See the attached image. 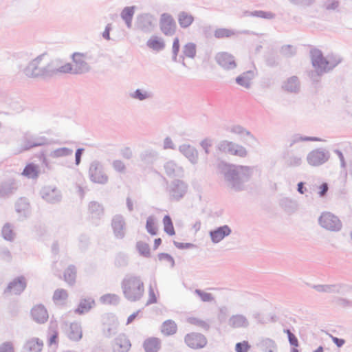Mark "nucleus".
I'll list each match as a JSON object with an SVG mask.
<instances>
[{"label": "nucleus", "mask_w": 352, "mask_h": 352, "mask_svg": "<svg viewBox=\"0 0 352 352\" xmlns=\"http://www.w3.org/2000/svg\"><path fill=\"white\" fill-rule=\"evenodd\" d=\"M290 80H291L292 82H296L297 79H296V78H292L290 79Z\"/></svg>", "instance_id": "052dcab7"}, {"label": "nucleus", "mask_w": 352, "mask_h": 352, "mask_svg": "<svg viewBox=\"0 0 352 352\" xmlns=\"http://www.w3.org/2000/svg\"><path fill=\"white\" fill-rule=\"evenodd\" d=\"M175 246L178 248V249H189V248H194V245L192 243H178V242H175Z\"/></svg>", "instance_id": "37998d69"}, {"label": "nucleus", "mask_w": 352, "mask_h": 352, "mask_svg": "<svg viewBox=\"0 0 352 352\" xmlns=\"http://www.w3.org/2000/svg\"><path fill=\"white\" fill-rule=\"evenodd\" d=\"M52 59L42 54L33 60L27 67V74L31 77L43 76L52 70Z\"/></svg>", "instance_id": "f03ea898"}, {"label": "nucleus", "mask_w": 352, "mask_h": 352, "mask_svg": "<svg viewBox=\"0 0 352 352\" xmlns=\"http://www.w3.org/2000/svg\"><path fill=\"white\" fill-rule=\"evenodd\" d=\"M332 338V340L333 342L338 346V347H340L342 346L345 341L343 340V339H340V338H336V337H331Z\"/></svg>", "instance_id": "49530a36"}, {"label": "nucleus", "mask_w": 352, "mask_h": 352, "mask_svg": "<svg viewBox=\"0 0 352 352\" xmlns=\"http://www.w3.org/2000/svg\"><path fill=\"white\" fill-rule=\"evenodd\" d=\"M328 160L327 155L322 151L315 150L307 156L308 163L313 166H319Z\"/></svg>", "instance_id": "0eeeda50"}, {"label": "nucleus", "mask_w": 352, "mask_h": 352, "mask_svg": "<svg viewBox=\"0 0 352 352\" xmlns=\"http://www.w3.org/2000/svg\"><path fill=\"white\" fill-rule=\"evenodd\" d=\"M202 146L206 149L208 146H210V144L207 141H204L202 142Z\"/></svg>", "instance_id": "4d7b16f0"}, {"label": "nucleus", "mask_w": 352, "mask_h": 352, "mask_svg": "<svg viewBox=\"0 0 352 352\" xmlns=\"http://www.w3.org/2000/svg\"><path fill=\"white\" fill-rule=\"evenodd\" d=\"M177 330V324L172 320H166L162 325L161 331L165 336L173 335Z\"/></svg>", "instance_id": "4468645a"}, {"label": "nucleus", "mask_w": 352, "mask_h": 352, "mask_svg": "<svg viewBox=\"0 0 352 352\" xmlns=\"http://www.w3.org/2000/svg\"><path fill=\"white\" fill-rule=\"evenodd\" d=\"M230 232V228L228 226H223L211 231L210 235L214 243H219L223 240L225 236H228Z\"/></svg>", "instance_id": "9d476101"}, {"label": "nucleus", "mask_w": 352, "mask_h": 352, "mask_svg": "<svg viewBox=\"0 0 352 352\" xmlns=\"http://www.w3.org/2000/svg\"><path fill=\"white\" fill-rule=\"evenodd\" d=\"M134 10L135 8L132 6L125 8L122 12V18L125 21L128 27H130L131 25V21L134 14Z\"/></svg>", "instance_id": "b1692460"}, {"label": "nucleus", "mask_w": 352, "mask_h": 352, "mask_svg": "<svg viewBox=\"0 0 352 352\" xmlns=\"http://www.w3.org/2000/svg\"><path fill=\"white\" fill-rule=\"evenodd\" d=\"M25 348L30 352H40L43 348V342L38 338H33L26 342Z\"/></svg>", "instance_id": "2eb2a0df"}, {"label": "nucleus", "mask_w": 352, "mask_h": 352, "mask_svg": "<svg viewBox=\"0 0 352 352\" xmlns=\"http://www.w3.org/2000/svg\"><path fill=\"white\" fill-rule=\"evenodd\" d=\"M57 338H58V333H57V332H54V333L50 338V344H56Z\"/></svg>", "instance_id": "8fccbe9b"}, {"label": "nucleus", "mask_w": 352, "mask_h": 352, "mask_svg": "<svg viewBox=\"0 0 352 352\" xmlns=\"http://www.w3.org/2000/svg\"><path fill=\"white\" fill-rule=\"evenodd\" d=\"M320 223L324 228L331 230H338L341 226L338 218L330 212H326L321 215Z\"/></svg>", "instance_id": "20e7f679"}, {"label": "nucleus", "mask_w": 352, "mask_h": 352, "mask_svg": "<svg viewBox=\"0 0 352 352\" xmlns=\"http://www.w3.org/2000/svg\"><path fill=\"white\" fill-rule=\"evenodd\" d=\"M26 286L27 283L25 278L23 276L18 277L8 284L5 293L8 295H18L25 290Z\"/></svg>", "instance_id": "39448f33"}, {"label": "nucleus", "mask_w": 352, "mask_h": 352, "mask_svg": "<svg viewBox=\"0 0 352 352\" xmlns=\"http://www.w3.org/2000/svg\"><path fill=\"white\" fill-rule=\"evenodd\" d=\"M122 289L125 297L132 301L138 300L144 291L143 282L136 277L124 279L122 283Z\"/></svg>", "instance_id": "f257e3e1"}, {"label": "nucleus", "mask_w": 352, "mask_h": 352, "mask_svg": "<svg viewBox=\"0 0 352 352\" xmlns=\"http://www.w3.org/2000/svg\"><path fill=\"white\" fill-rule=\"evenodd\" d=\"M285 332L287 334L290 344L295 347L298 346V340L296 336L293 334L289 329L285 330Z\"/></svg>", "instance_id": "c9c22d12"}, {"label": "nucleus", "mask_w": 352, "mask_h": 352, "mask_svg": "<svg viewBox=\"0 0 352 352\" xmlns=\"http://www.w3.org/2000/svg\"><path fill=\"white\" fill-rule=\"evenodd\" d=\"M302 140L304 141H319L320 140V139L317 138H309V137L303 138H302Z\"/></svg>", "instance_id": "864d4df0"}, {"label": "nucleus", "mask_w": 352, "mask_h": 352, "mask_svg": "<svg viewBox=\"0 0 352 352\" xmlns=\"http://www.w3.org/2000/svg\"><path fill=\"white\" fill-rule=\"evenodd\" d=\"M94 305V300L91 298L83 299L80 304V308H91Z\"/></svg>", "instance_id": "e433bc0d"}, {"label": "nucleus", "mask_w": 352, "mask_h": 352, "mask_svg": "<svg viewBox=\"0 0 352 352\" xmlns=\"http://www.w3.org/2000/svg\"><path fill=\"white\" fill-rule=\"evenodd\" d=\"M0 352H14L13 345L10 342H5L0 346Z\"/></svg>", "instance_id": "58836bf2"}, {"label": "nucleus", "mask_w": 352, "mask_h": 352, "mask_svg": "<svg viewBox=\"0 0 352 352\" xmlns=\"http://www.w3.org/2000/svg\"><path fill=\"white\" fill-rule=\"evenodd\" d=\"M67 298V293L63 289L56 290L53 296V299L55 302H60L65 300Z\"/></svg>", "instance_id": "c756f323"}, {"label": "nucleus", "mask_w": 352, "mask_h": 352, "mask_svg": "<svg viewBox=\"0 0 352 352\" xmlns=\"http://www.w3.org/2000/svg\"><path fill=\"white\" fill-rule=\"evenodd\" d=\"M329 190V185L326 182L322 183L317 187V192L320 197H324L326 195Z\"/></svg>", "instance_id": "f704fd0d"}, {"label": "nucleus", "mask_w": 352, "mask_h": 352, "mask_svg": "<svg viewBox=\"0 0 352 352\" xmlns=\"http://www.w3.org/2000/svg\"><path fill=\"white\" fill-rule=\"evenodd\" d=\"M126 346H129L130 344H129V343L128 342H126Z\"/></svg>", "instance_id": "e2e57ef3"}, {"label": "nucleus", "mask_w": 352, "mask_h": 352, "mask_svg": "<svg viewBox=\"0 0 352 352\" xmlns=\"http://www.w3.org/2000/svg\"><path fill=\"white\" fill-rule=\"evenodd\" d=\"M217 63L225 69H230L236 67L233 57L226 52L219 53L216 56Z\"/></svg>", "instance_id": "6e6552de"}, {"label": "nucleus", "mask_w": 352, "mask_h": 352, "mask_svg": "<svg viewBox=\"0 0 352 352\" xmlns=\"http://www.w3.org/2000/svg\"><path fill=\"white\" fill-rule=\"evenodd\" d=\"M22 175L31 179H36L39 175L38 166L34 164H28L24 168Z\"/></svg>", "instance_id": "ddd939ff"}, {"label": "nucleus", "mask_w": 352, "mask_h": 352, "mask_svg": "<svg viewBox=\"0 0 352 352\" xmlns=\"http://www.w3.org/2000/svg\"><path fill=\"white\" fill-rule=\"evenodd\" d=\"M82 151H83L82 148H78L76 152V164H79V163L80 162V157H81Z\"/></svg>", "instance_id": "de8ad7c7"}, {"label": "nucleus", "mask_w": 352, "mask_h": 352, "mask_svg": "<svg viewBox=\"0 0 352 352\" xmlns=\"http://www.w3.org/2000/svg\"><path fill=\"white\" fill-rule=\"evenodd\" d=\"M312 63L315 67L321 69H326L328 67L329 62L322 56V52L316 49L311 52Z\"/></svg>", "instance_id": "1a4fd4ad"}, {"label": "nucleus", "mask_w": 352, "mask_h": 352, "mask_svg": "<svg viewBox=\"0 0 352 352\" xmlns=\"http://www.w3.org/2000/svg\"><path fill=\"white\" fill-rule=\"evenodd\" d=\"M234 34L233 31L226 28H220L214 32V36L217 38H228L234 35Z\"/></svg>", "instance_id": "a878e982"}, {"label": "nucleus", "mask_w": 352, "mask_h": 352, "mask_svg": "<svg viewBox=\"0 0 352 352\" xmlns=\"http://www.w3.org/2000/svg\"><path fill=\"white\" fill-rule=\"evenodd\" d=\"M179 50V41L178 38H175L174 39L173 43V51L175 55V57L177 56L178 52Z\"/></svg>", "instance_id": "c03bdc74"}, {"label": "nucleus", "mask_w": 352, "mask_h": 352, "mask_svg": "<svg viewBox=\"0 0 352 352\" xmlns=\"http://www.w3.org/2000/svg\"><path fill=\"white\" fill-rule=\"evenodd\" d=\"M147 45L153 50L160 51L164 47L163 41L157 37H152L147 41Z\"/></svg>", "instance_id": "4be33fe9"}, {"label": "nucleus", "mask_w": 352, "mask_h": 352, "mask_svg": "<svg viewBox=\"0 0 352 352\" xmlns=\"http://www.w3.org/2000/svg\"><path fill=\"white\" fill-rule=\"evenodd\" d=\"M185 343L191 349H197L206 345V338L201 334L196 333H188L184 338Z\"/></svg>", "instance_id": "7ed1b4c3"}, {"label": "nucleus", "mask_w": 352, "mask_h": 352, "mask_svg": "<svg viewBox=\"0 0 352 352\" xmlns=\"http://www.w3.org/2000/svg\"><path fill=\"white\" fill-rule=\"evenodd\" d=\"M73 60L75 63V71L78 72L83 69L85 66V57L83 54L74 53L73 54Z\"/></svg>", "instance_id": "a211bd4d"}, {"label": "nucleus", "mask_w": 352, "mask_h": 352, "mask_svg": "<svg viewBox=\"0 0 352 352\" xmlns=\"http://www.w3.org/2000/svg\"><path fill=\"white\" fill-rule=\"evenodd\" d=\"M69 337L74 341H78L82 338V331L80 327L76 324H72L70 326Z\"/></svg>", "instance_id": "5701e85b"}, {"label": "nucleus", "mask_w": 352, "mask_h": 352, "mask_svg": "<svg viewBox=\"0 0 352 352\" xmlns=\"http://www.w3.org/2000/svg\"><path fill=\"white\" fill-rule=\"evenodd\" d=\"M291 352H298V350L294 346V348L292 349Z\"/></svg>", "instance_id": "bf43d9fd"}, {"label": "nucleus", "mask_w": 352, "mask_h": 352, "mask_svg": "<svg viewBox=\"0 0 352 352\" xmlns=\"http://www.w3.org/2000/svg\"><path fill=\"white\" fill-rule=\"evenodd\" d=\"M162 244V239L160 238L155 239L154 241L153 249L157 250Z\"/></svg>", "instance_id": "09e8293b"}, {"label": "nucleus", "mask_w": 352, "mask_h": 352, "mask_svg": "<svg viewBox=\"0 0 352 352\" xmlns=\"http://www.w3.org/2000/svg\"><path fill=\"white\" fill-rule=\"evenodd\" d=\"M298 190L299 192H300L301 194H302L304 192H303V183L302 182H300L298 184Z\"/></svg>", "instance_id": "5fc2aeb1"}, {"label": "nucleus", "mask_w": 352, "mask_h": 352, "mask_svg": "<svg viewBox=\"0 0 352 352\" xmlns=\"http://www.w3.org/2000/svg\"><path fill=\"white\" fill-rule=\"evenodd\" d=\"M64 280L69 284H72L75 282L76 278V271L74 266L68 267L63 274Z\"/></svg>", "instance_id": "aec40b11"}, {"label": "nucleus", "mask_w": 352, "mask_h": 352, "mask_svg": "<svg viewBox=\"0 0 352 352\" xmlns=\"http://www.w3.org/2000/svg\"><path fill=\"white\" fill-rule=\"evenodd\" d=\"M157 302V297L155 294V292L153 289H151L149 291V299L148 302L149 303H154Z\"/></svg>", "instance_id": "a18cd8bd"}, {"label": "nucleus", "mask_w": 352, "mask_h": 352, "mask_svg": "<svg viewBox=\"0 0 352 352\" xmlns=\"http://www.w3.org/2000/svg\"><path fill=\"white\" fill-rule=\"evenodd\" d=\"M72 70L73 68L70 63H66L58 69V71L61 73H69L72 72Z\"/></svg>", "instance_id": "a19ab883"}, {"label": "nucleus", "mask_w": 352, "mask_h": 352, "mask_svg": "<svg viewBox=\"0 0 352 352\" xmlns=\"http://www.w3.org/2000/svg\"><path fill=\"white\" fill-rule=\"evenodd\" d=\"M194 17L186 12H181L178 16V22L181 27L182 28H188L189 27L193 22Z\"/></svg>", "instance_id": "f3484780"}, {"label": "nucleus", "mask_w": 352, "mask_h": 352, "mask_svg": "<svg viewBox=\"0 0 352 352\" xmlns=\"http://www.w3.org/2000/svg\"><path fill=\"white\" fill-rule=\"evenodd\" d=\"M164 232L170 236L175 234V228L171 218L168 215H166L163 219Z\"/></svg>", "instance_id": "412c9836"}, {"label": "nucleus", "mask_w": 352, "mask_h": 352, "mask_svg": "<svg viewBox=\"0 0 352 352\" xmlns=\"http://www.w3.org/2000/svg\"><path fill=\"white\" fill-rule=\"evenodd\" d=\"M338 153L339 154V156H340V159L342 160L343 156H342V153L340 152H338Z\"/></svg>", "instance_id": "680f3d73"}, {"label": "nucleus", "mask_w": 352, "mask_h": 352, "mask_svg": "<svg viewBox=\"0 0 352 352\" xmlns=\"http://www.w3.org/2000/svg\"><path fill=\"white\" fill-rule=\"evenodd\" d=\"M149 95L146 91H142L140 89H137L133 95L134 98H137L140 100H144L147 98Z\"/></svg>", "instance_id": "4c0bfd02"}, {"label": "nucleus", "mask_w": 352, "mask_h": 352, "mask_svg": "<svg viewBox=\"0 0 352 352\" xmlns=\"http://www.w3.org/2000/svg\"><path fill=\"white\" fill-rule=\"evenodd\" d=\"M259 16L265 17V18H267V19H271L273 17V14L272 13H264L262 12H260Z\"/></svg>", "instance_id": "603ef678"}, {"label": "nucleus", "mask_w": 352, "mask_h": 352, "mask_svg": "<svg viewBox=\"0 0 352 352\" xmlns=\"http://www.w3.org/2000/svg\"><path fill=\"white\" fill-rule=\"evenodd\" d=\"M91 179L94 182L102 184L107 182V178L100 171L95 170V172L91 175Z\"/></svg>", "instance_id": "2f4dec72"}, {"label": "nucleus", "mask_w": 352, "mask_h": 352, "mask_svg": "<svg viewBox=\"0 0 352 352\" xmlns=\"http://www.w3.org/2000/svg\"><path fill=\"white\" fill-rule=\"evenodd\" d=\"M228 152L230 155H239L241 157H243L246 154V151L243 147L234 145L229 148Z\"/></svg>", "instance_id": "c85d7f7f"}, {"label": "nucleus", "mask_w": 352, "mask_h": 352, "mask_svg": "<svg viewBox=\"0 0 352 352\" xmlns=\"http://www.w3.org/2000/svg\"><path fill=\"white\" fill-rule=\"evenodd\" d=\"M314 352H323V349L322 346H319L315 351Z\"/></svg>", "instance_id": "13d9d810"}, {"label": "nucleus", "mask_w": 352, "mask_h": 352, "mask_svg": "<svg viewBox=\"0 0 352 352\" xmlns=\"http://www.w3.org/2000/svg\"><path fill=\"white\" fill-rule=\"evenodd\" d=\"M146 228L148 233L151 235H155L157 228L155 226V219L152 217H149L146 220Z\"/></svg>", "instance_id": "bb28decb"}, {"label": "nucleus", "mask_w": 352, "mask_h": 352, "mask_svg": "<svg viewBox=\"0 0 352 352\" xmlns=\"http://www.w3.org/2000/svg\"><path fill=\"white\" fill-rule=\"evenodd\" d=\"M254 73L251 71L243 73L236 78V82L241 86L249 87L254 78Z\"/></svg>", "instance_id": "f8f14e48"}, {"label": "nucleus", "mask_w": 352, "mask_h": 352, "mask_svg": "<svg viewBox=\"0 0 352 352\" xmlns=\"http://www.w3.org/2000/svg\"><path fill=\"white\" fill-rule=\"evenodd\" d=\"M137 248L141 254L146 256L150 255V248L148 243L140 241L137 243Z\"/></svg>", "instance_id": "cd10ccee"}, {"label": "nucleus", "mask_w": 352, "mask_h": 352, "mask_svg": "<svg viewBox=\"0 0 352 352\" xmlns=\"http://www.w3.org/2000/svg\"><path fill=\"white\" fill-rule=\"evenodd\" d=\"M196 292L198 294V295L200 296L201 299L203 301L207 302L212 300V296L208 293L203 292L198 290L196 291Z\"/></svg>", "instance_id": "ea45409f"}, {"label": "nucleus", "mask_w": 352, "mask_h": 352, "mask_svg": "<svg viewBox=\"0 0 352 352\" xmlns=\"http://www.w3.org/2000/svg\"><path fill=\"white\" fill-rule=\"evenodd\" d=\"M109 31H110V28L107 27L104 32H103V36L106 39H109Z\"/></svg>", "instance_id": "3c124183"}, {"label": "nucleus", "mask_w": 352, "mask_h": 352, "mask_svg": "<svg viewBox=\"0 0 352 352\" xmlns=\"http://www.w3.org/2000/svg\"><path fill=\"white\" fill-rule=\"evenodd\" d=\"M160 29L165 35H172L175 33L176 25L173 18L168 14H163L160 21Z\"/></svg>", "instance_id": "423d86ee"}, {"label": "nucleus", "mask_w": 352, "mask_h": 352, "mask_svg": "<svg viewBox=\"0 0 352 352\" xmlns=\"http://www.w3.org/2000/svg\"><path fill=\"white\" fill-rule=\"evenodd\" d=\"M250 349V345L247 341L239 342L236 344L235 349L236 352H248Z\"/></svg>", "instance_id": "72a5a7b5"}, {"label": "nucleus", "mask_w": 352, "mask_h": 352, "mask_svg": "<svg viewBox=\"0 0 352 352\" xmlns=\"http://www.w3.org/2000/svg\"><path fill=\"white\" fill-rule=\"evenodd\" d=\"M113 168L118 172H123L125 169V166L122 162L117 160L113 162Z\"/></svg>", "instance_id": "79ce46f5"}, {"label": "nucleus", "mask_w": 352, "mask_h": 352, "mask_svg": "<svg viewBox=\"0 0 352 352\" xmlns=\"http://www.w3.org/2000/svg\"><path fill=\"white\" fill-rule=\"evenodd\" d=\"M160 348V341L156 338H149L144 342L145 352H157Z\"/></svg>", "instance_id": "9b49d317"}, {"label": "nucleus", "mask_w": 352, "mask_h": 352, "mask_svg": "<svg viewBox=\"0 0 352 352\" xmlns=\"http://www.w3.org/2000/svg\"><path fill=\"white\" fill-rule=\"evenodd\" d=\"M157 258L160 263L162 265L172 267L175 265L173 258L168 254L160 253L157 255Z\"/></svg>", "instance_id": "6ab92c4d"}, {"label": "nucleus", "mask_w": 352, "mask_h": 352, "mask_svg": "<svg viewBox=\"0 0 352 352\" xmlns=\"http://www.w3.org/2000/svg\"><path fill=\"white\" fill-rule=\"evenodd\" d=\"M138 312L136 314H133L132 315H131L129 318H128V323H130L131 322L134 318L136 317V315H137Z\"/></svg>", "instance_id": "6e6d98bb"}, {"label": "nucleus", "mask_w": 352, "mask_h": 352, "mask_svg": "<svg viewBox=\"0 0 352 352\" xmlns=\"http://www.w3.org/2000/svg\"><path fill=\"white\" fill-rule=\"evenodd\" d=\"M101 300L105 305H116L118 298L114 294H106L101 298Z\"/></svg>", "instance_id": "393cba45"}, {"label": "nucleus", "mask_w": 352, "mask_h": 352, "mask_svg": "<svg viewBox=\"0 0 352 352\" xmlns=\"http://www.w3.org/2000/svg\"><path fill=\"white\" fill-rule=\"evenodd\" d=\"M2 234L5 239L11 241L14 238V233L10 226H5L2 230Z\"/></svg>", "instance_id": "473e14b6"}, {"label": "nucleus", "mask_w": 352, "mask_h": 352, "mask_svg": "<svg viewBox=\"0 0 352 352\" xmlns=\"http://www.w3.org/2000/svg\"><path fill=\"white\" fill-rule=\"evenodd\" d=\"M32 316L38 323H44L48 319L47 309H32Z\"/></svg>", "instance_id": "dca6fc26"}, {"label": "nucleus", "mask_w": 352, "mask_h": 352, "mask_svg": "<svg viewBox=\"0 0 352 352\" xmlns=\"http://www.w3.org/2000/svg\"><path fill=\"white\" fill-rule=\"evenodd\" d=\"M184 54L188 57H194L196 54V47L192 43H188L184 47Z\"/></svg>", "instance_id": "7c9ffc66"}]
</instances>
